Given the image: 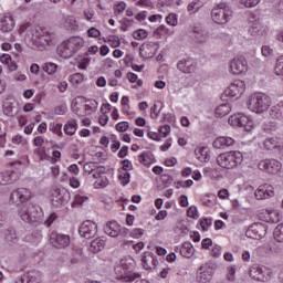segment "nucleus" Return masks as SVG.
<instances>
[{"instance_id": "nucleus-7", "label": "nucleus", "mask_w": 283, "mask_h": 283, "mask_svg": "<svg viewBox=\"0 0 283 283\" xmlns=\"http://www.w3.org/2000/svg\"><path fill=\"white\" fill-rule=\"evenodd\" d=\"M78 232L82 238L91 240V238H94L98 233V226L92 220H86L81 224Z\"/></svg>"}, {"instance_id": "nucleus-8", "label": "nucleus", "mask_w": 283, "mask_h": 283, "mask_svg": "<svg viewBox=\"0 0 283 283\" xmlns=\"http://www.w3.org/2000/svg\"><path fill=\"white\" fill-rule=\"evenodd\" d=\"M245 235L251 240H262L266 235V227L264 223H253L245 231Z\"/></svg>"}, {"instance_id": "nucleus-24", "label": "nucleus", "mask_w": 283, "mask_h": 283, "mask_svg": "<svg viewBox=\"0 0 283 283\" xmlns=\"http://www.w3.org/2000/svg\"><path fill=\"white\" fill-rule=\"evenodd\" d=\"M104 232L111 238H117L118 233H120V226L116 221H108L104 227Z\"/></svg>"}, {"instance_id": "nucleus-44", "label": "nucleus", "mask_w": 283, "mask_h": 283, "mask_svg": "<svg viewBox=\"0 0 283 283\" xmlns=\"http://www.w3.org/2000/svg\"><path fill=\"white\" fill-rule=\"evenodd\" d=\"M109 185V180L107 177H99V180L95 181L94 187L95 189H103Z\"/></svg>"}, {"instance_id": "nucleus-33", "label": "nucleus", "mask_w": 283, "mask_h": 283, "mask_svg": "<svg viewBox=\"0 0 283 283\" xmlns=\"http://www.w3.org/2000/svg\"><path fill=\"white\" fill-rule=\"evenodd\" d=\"M139 163L145 165V167H149L151 163H154V154L151 151H144L139 155Z\"/></svg>"}, {"instance_id": "nucleus-18", "label": "nucleus", "mask_w": 283, "mask_h": 283, "mask_svg": "<svg viewBox=\"0 0 283 283\" xmlns=\"http://www.w3.org/2000/svg\"><path fill=\"white\" fill-rule=\"evenodd\" d=\"M177 69L184 74H193L196 72V62L191 59H182L177 63Z\"/></svg>"}, {"instance_id": "nucleus-31", "label": "nucleus", "mask_w": 283, "mask_h": 283, "mask_svg": "<svg viewBox=\"0 0 283 283\" xmlns=\"http://www.w3.org/2000/svg\"><path fill=\"white\" fill-rule=\"evenodd\" d=\"M231 112V104L229 103H224V104H220L217 108H216V116H218L219 118H222L223 116H227L229 113Z\"/></svg>"}, {"instance_id": "nucleus-3", "label": "nucleus", "mask_w": 283, "mask_h": 283, "mask_svg": "<svg viewBox=\"0 0 283 283\" xmlns=\"http://www.w3.org/2000/svg\"><path fill=\"white\" fill-rule=\"evenodd\" d=\"M248 107L255 114H262L271 107V97L264 93H255L249 99Z\"/></svg>"}, {"instance_id": "nucleus-62", "label": "nucleus", "mask_w": 283, "mask_h": 283, "mask_svg": "<svg viewBox=\"0 0 283 283\" xmlns=\"http://www.w3.org/2000/svg\"><path fill=\"white\" fill-rule=\"evenodd\" d=\"M45 143V138H43V136H36L34 139H33V145L35 147H43V144Z\"/></svg>"}, {"instance_id": "nucleus-63", "label": "nucleus", "mask_w": 283, "mask_h": 283, "mask_svg": "<svg viewBox=\"0 0 283 283\" xmlns=\"http://www.w3.org/2000/svg\"><path fill=\"white\" fill-rule=\"evenodd\" d=\"M261 52L264 56H271V54H273V49L269 45H263Z\"/></svg>"}, {"instance_id": "nucleus-12", "label": "nucleus", "mask_w": 283, "mask_h": 283, "mask_svg": "<svg viewBox=\"0 0 283 283\" xmlns=\"http://www.w3.org/2000/svg\"><path fill=\"white\" fill-rule=\"evenodd\" d=\"M245 85L243 81H234L224 92L226 96L235 98V96H241L244 94Z\"/></svg>"}, {"instance_id": "nucleus-64", "label": "nucleus", "mask_w": 283, "mask_h": 283, "mask_svg": "<svg viewBox=\"0 0 283 283\" xmlns=\"http://www.w3.org/2000/svg\"><path fill=\"white\" fill-rule=\"evenodd\" d=\"M85 200H87V197L81 196V195H76L75 199H74V203L75 205H83V202H85Z\"/></svg>"}, {"instance_id": "nucleus-19", "label": "nucleus", "mask_w": 283, "mask_h": 283, "mask_svg": "<svg viewBox=\"0 0 283 283\" xmlns=\"http://www.w3.org/2000/svg\"><path fill=\"white\" fill-rule=\"evenodd\" d=\"M254 196L256 200H265V198H273L275 192L273 191V186L264 185L256 189Z\"/></svg>"}, {"instance_id": "nucleus-60", "label": "nucleus", "mask_w": 283, "mask_h": 283, "mask_svg": "<svg viewBox=\"0 0 283 283\" xmlns=\"http://www.w3.org/2000/svg\"><path fill=\"white\" fill-rule=\"evenodd\" d=\"M123 164V171H132V169H134V166L132 165V161L129 159H125L122 161Z\"/></svg>"}, {"instance_id": "nucleus-28", "label": "nucleus", "mask_w": 283, "mask_h": 283, "mask_svg": "<svg viewBox=\"0 0 283 283\" xmlns=\"http://www.w3.org/2000/svg\"><path fill=\"white\" fill-rule=\"evenodd\" d=\"M103 249H105V240L96 238L95 240L91 241L88 251H91V253H101Z\"/></svg>"}, {"instance_id": "nucleus-15", "label": "nucleus", "mask_w": 283, "mask_h": 283, "mask_svg": "<svg viewBox=\"0 0 283 283\" xmlns=\"http://www.w3.org/2000/svg\"><path fill=\"white\" fill-rule=\"evenodd\" d=\"M142 264L146 271H151L158 266V256L153 252H145L142 259Z\"/></svg>"}, {"instance_id": "nucleus-32", "label": "nucleus", "mask_w": 283, "mask_h": 283, "mask_svg": "<svg viewBox=\"0 0 283 283\" xmlns=\"http://www.w3.org/2000/svg\"><path fill=\"white\" fill-rule=\"evenodd\" d=\"M78 128V124L76 123V119H72L69 120L65 125H64V133L67 136H74V134H76V129Z\"/></svg>"}, {"instance_id": "nucleus-58", "label": "nucleus", "mask_w": 283, "mask_h": 283, "mask_svg": "<svg viewBox=\"0 0 283 283\" xmlns=\"http://www.w3.org/2000/svg\"><path fill=\"white\" fill-rule=\"evenodd\" d=\"M84 75L82 73H75L71 76V82L78 85V83H83Z\"/></svg>"}, {"instance_id": "nucleus-21", "label": "nucleus", "mask_w": 283, "mask_h": 283, "mask_svg": "<svg viewBox=\"0 0 283 283\" xmlns=\"http://www.w3.org/2000/svg\"><path fill=\"white\" fill-rule=\"evenodd\" d=\"M14 29V18L11 13L4 14L0 20V30L1 32H12Z\"/></svg>"}, {"instance_id": "nucleus-57", "label": "nucleus", "mask_w": 283, "mask_h": 283, "mask_svg": "<svg viewBox=\"0 0 283 283\" xmlns=\"http://www.w3.org/2000/svg\"><path fill=\"white\" fill-rule=\"evenodd\" d=\"M87 35L92 39H98V36H101V31L93 27L87 30Z\"/></svg>"}, {"instance_id": "nucleus-46", "label": "nucleus", "mask_w": 283, "mask_h": 283, "mask_svg": "<svg viewBox=\"0 0 283 283\" xmlns=\"http://www.w3.org/2000/svg\"><path fill=\"white\" fill-rule=\"evenodd\" d=\"M166 23H168V25H172V27L178 25V15L175 13H169L166 17Z\"/></svg>"}, {"instance_id": "nucleus-50", "label": "nucleus", "mask_w": 283, "mask_h": 283, "mask_svg": "<svg viewBox=\"0 0 283 283\" xmlns=\"http://www.w3.org/2000/svg\"><path fill=\"white\" fill-rule=\"evenodd\" d=\"M160 32H163L164 34H167L168 36H171V34H174V31L167 29L165 24L159 25L155 31V34H160Z\"/></svg>"}, {"instance_id": "nucleus-34", "label": "nucleus", "mask_w": 283, "mask_h": 283, "mask_svg": "<svg viewBox=\"0 0 283 283\" xmlns=\"http://www.w3.org/2000/svg\"><path fill=\"white\" fill-rule=\"evenodd\" d=\"M249 33L251 34V36H262V34H264V27H262V24H260L259 22H254L250 27Z\"/></svg>"}, {"instance_id": "nucleus-47", "label": "nucleus", "mask_w": 283, "mask_h": 283, "mask_svg": "<svg viewBox=\"0 0 283 283\" xmlns=\"http://www.w3.org/2000/svg\"><path fill=\"white\" fill-rule=\"evenodd\" d=\"M6 238L8 242H14V240H17V230H14L13 228L8 229L6 231Z\"/></svg>"}, {"instance_id": "nucleus-40", "label": "nucleus", "mask_w": 283, "mask_h": 283, "mask_svg": "<svg viewBox=\"0 0 283 283\" xmlns=\"http://www.w3.org/2000/svg\"><path fill=\"white\" fill-rule=\"evenodd\" d=\"M273 235L276 242H283V223L276 226L273 231Z\"/></svg>"}, {"instance_id": "nucleus-6", "label": "nucleus", "mask_w": 283, "mask_h": 283, "mask_svg": "<svg viewBox=\"0 0 283 283\" xmlns=\"http://www.w3.org/2000/svg\"><path fill=\"white\" fill-rule=\"evenodd\" d=\"M270 273L266 268L255 264L250 268L249 275L252 280H255V282H269L271 277Z\"/></svg>"}, {"instance_id": "nucleus-4", "label": "nucleus", "mask_w": 283, "mask_h": 283, "mask_svg": "<svg viewBox=\"0 0 283 283\" xmlns=\"http://www.w3.org/2000/svg\"><path fill=\"white\" fill-rule=\"evenodd\" d=\"M212 21L218 25H224L229 23L230 19H233V10L227 3H219L211 11Z\"/></svg>"}, {"instance_id": "nucleus-51", "label": "nucleus", "mask_w": 283, "mask_h": 283, "mask_svg": "<svg viewBox=\"0 0 283 283\" xmlns=\"http://www.w3.org/2000/svg\"><path fill=\"white\" fill-rule=\"evenodd\" d=\"M85 174H95L96 171V163H88L84 165Z\"/></svg>"}, {"instance_id": "nucleus-1", "label": "nucleus", "mask_w": 283, "mask_h": 283, "mask_svg": "<svg viewBox=\"0 0 283 283\" xmlns=\"http://www.w3.org/2000/svg\"><path fill=\"white\" fill-rule=\"evenodd\" d=\"M244 155L238 150L226 151L217 157V163L222 169H235L238 165H242Z\"/></svg>"}, {"instance_id": "nucleus-55", "label": "nucleus", "mask_w": 283, "mask_h": 283, "mask_svg": "<svg viewBox=\"0 0 283 283\" xmlns=\"http://www.w3.org/2000/svg\"><path fill=\"white\" fill-rule=\"evenodd\" d=\"M160 180L164 185H166V187H169V185L174 182V177H171L170 175L164 174L160 176Z\"/></svg>"}, {"instance_id": "nucleus-30", "label": "nucleus", "mask_w": 283, "mask_h": 283, "mask_svg": "<svg viewBox=\"0 0 283 283\" xmlns=\"http://www.w3.org/2000/svg\"><path fill=\"white\" fill-rule=\"evenodd\" d=\"M283 107V103H279L277 105L275 106H272L269 111V114H270V118H274L276 120H282L283 118V115H282V108Z\"/></svg>"}, {"instance_id": "nucleus-42", "label": "nucleus", "mask_w": 283, "mask_h": 283, "mask_svg": "<svg viewBox=\"0 0 283 283\" xmlns=\"http://www.w3.org/2000/svg\"><path fill=\"white\" fill-rule=\"evenodd\" d=\"M129 178H132V175L127 171H120L118 175V180L123 187L129 185Z\"/></svg>"}, {"instance_id": "nucleus-37", "label": "nucleus", "mask_w": 283, "mask_h": 283, "mask_svg": "<svg viewBox=\"0 0 283 283\" xmlns=\"http://www.w3.org/2000/svg\"><path fill=\"white\" fill-rule=\"evenodd\" d=\"M120 266L125 271V273H134L135 265L133 260H122L120 261Z\"/></svg>"}, {"instance_id": "nucleus-20", "label": "nucleus", "mask_w": 283, "mask_h": 283, "mask_svg": "<svg viewBox=\"0 0 283 283\" xmlns=\"http://www.w3.org/2000/svg\"><path fill=\"white\" fill-rule=\"evenodd\" d=\"M233 145H235V139L224 136L217 137L212 143L214 149H227V147H233Z\"/></svg>"}, {"instance_id": "nucleus-52", "label": "nucleus", "mask_w": 283, "mask_h": 283, "mask_svg": "<svg viewBox=\"0 0 283 283\" xmlns=\"http://www.w3.org/2000/svg\"><path fill=\"white\" fill-rule=\"evenodd\" d=\"M117 132H127V129H129V123L128 122H119L116 124L115 126Z\"/></svg>"}, {"instance_id": "nucleus-2", "label": "nucleus", "mask_w": 283, "mask_h": 283, "mask_svg": "<svg viewBox=\"0 0 283 283\" xmlns=\"http://www.w3.org/2000/svg\"><path fill=\"white\" fill-rule=\"evenodd\" d=\"M19 216L23 222L34 224V222L43 220V209L36 203H29L20 209Z\"/></svg>"}, {"instance_id": "nucleus-48", "label": "nucleus", "mask_w": 283, "mask_h": 283, "mask_svg": "<svg viewBox=\"0 0 283 283\" xmlns=\"http://www.w3.org/2000/svg\"><path fill=\"white\" fill-rule=\"evenodd\" d=\"M187 216H188V218H192L193 220H198V218H199L198 208L196 206H191L187 210Z\"/></svg>"}, {"instance_id": "nucleus-43", "label": "nucleus", "mask_w": 283, "mask_h": 283, "mask_svg": "<svg viewBox=\"0 0 283 283\" xmlns=\"http://www.w3.org/2000/svg\"><path fill=\"white\" fill-rule=\"evenodd\" d=\"M148 35L149 33H147V31L144 29L136 30L133 33V38L136 39L137 41H143V39H147Z\"/></svg>"}, {"instance_id": "nucleus-25", "label": "nucleus", "mask_w": 283, "mask_h": 283, "mask_svg": "<svg viewBox=\"0 0 283 283\" xmlns=\"http://www.w3.org/2000/svg\"><path fill=\"white\" fill-rule=\"evenodd\" d=\"M262 132H264V134H271L273 136L277 134V132H280V124L277 122L266 120L262 125Z\"/></svg>"}, {"instance_id": "nucleus-49", "label": "nucleus", "mask_w": 283, "mask_h": 283, "mask_svg": "<svg viewBox=\"0 0 283 283\" xmlns=\"http://www.w3.org/2000/svg\"><path fill=\"white\" fill-rule=\"evenodd\" d=\"M106 168L105 166H98V164H96V168H95V172L93 174V178L98 179L101 177H103V174H105Z\"/></svg>"}, {"instance_id": "nucleus-41", "label": "nucleus", "mask_w": 283, "mask_h": 283, "mask_svg": "<svg viewBox=\"0 0 283 283\" xmlns=\"http://www.w3.org/2000/svg\"><path fill=\"white\" fill-rule=\"evenodd\" d=\"M52 205L53 207H63L65 205V197L61 192H57L56 196H53Z\"/></svg>"}, {"instance_id": "nucleus-14", "label": "nucleus", "mask_w": 283, "mask_h": 283, "mask_svg": "<svg viewBox=\"0 0 283 283\" xmlns=\"http://www.w3.org/2000/svg\"><path fill=\"white\" fill-rule=\"evenodd\" d=\"M211 277H213V268H210L208 264L201 265L197 275V282L210 283Z\"/></svg>"}, {"instance_id": "nucleus-29", "label": "nucleus", "mask_w": 283, "mask_h": 283, "mask_svg": "<svg viewBox=\"0 0 283 283\" xmlns=\"http://www.w3.org/2000/svg\"><path fill=\"white\" fill-rule=\"evenodd\" d=\"M195 155H196V158H198V160L200 163H209V148L207 147H199V148H196L195 150Z\"/></svg>"}, {"instance_id": "nucleus-11", "label": "nucleus", "mask_w": 283, "mask_h": 283, "mask_svg": "<svg viewBox=\"0 0 283 283\" xmlns=\"http://www.w3.org/2000/svg\"><path fill=\"white\" fill-rule=\"evenodd\" d=\"M258 168L268 174H277L282 169V164L275 159H265L259 163Z\"/></svg>"}, {"instance_id": "nucleus-22", "label": "nucleus", "mask_w": 283, "mask_h": 283, "mask_svg": "<svg viewBox=\"0 0 283 283\" xmlns=\"http://www.w3.org/2000/svg\"><path fill=\"white\" fill-rule=\"evenodd\" d=\"M19 180V174L14 170L0 172V185H12Z\"/></svg>"}, {"instance_id": "nucleus-26", "label": "nucleus", "mask_w": 283, "mask_h": 283, "mask_svg": "<svg viewBox=\"0 0 283 283\" xmlns=\"http://www.w3.org/2000/svg\"><path fill=\"white\" fill-rule=\"evenodd\" d=\"M40 43L42 45H54V41H56V34L50 32V31H42V33L39 36Z\"/></svg>"}, {"instance_id": "nucleus-23", "label": "nucleus", "mask_w": 283, "mask_h": 283, "mask_svg": "<svg viewBox=\"0 0 283 283\" xmlns=\"http://www.w3.org/2000/svg\"><path fill=\"white\" fill-rule=\"evenodd\" d=\"M56 52L62 59H72L74 51L71 49L67 40L57 45Z\"/></svg>"}, {"instance_id": "nucleus-53", "label": "nucleus", "mask_w": 283, "mask_h": 283, "mask_svg": "<svg viewBox=\"0 0 283 283\" xmlns=\"http://www.w3.org/2000/svg\"><path fill=\"white\" fill-rule=\"evenodd\" d=\"M212 221L209 218H205L200 220V227L202 231H209V227H211Z\"/></svg>"}, {"instance_id": "nucleus-9", "label": "nucleus", "mask_w": 283, "mask_h": 283, "mask_svg": "<svg viewBox=\"0 0 283 283\" xmlns=\"http://www.w3.org/2000/svg\"><path fill=\"white\" fill-rule=\"evenodd\" d=\"M49 241L55 249H65V247H70V235L61 234L56 231L51 232Z\"/></svg>"}, {"instance_id": "nucleus-36", "label": "nucleus", "mask_w": 283, "mask_h": 283, "mask_svg": "<svg viewBox=\"0 0 283 283\" xmlns=\"http://www.w3.org/2000/svg\"><path fill=\"white\" fill-rule=\"evenodd\" d=\"M192 32L195 34V39L199 42V43H206L207 42V33L205 31H202V29L195 27L192 29Z\"/></svg>"}, {"instance_id": "nucleus-13", "label": "nucleus", "mask_w": 283, "mask_h": 283, "mask_svg": "<svg viewBox=\"0 0 283 283\" xmlns=\"http://www.w3.org/2000/svg\"><path fill=\"white\" fill-rule=\"evenodd\" d=\"M247 70H249V66L244 57H235L230 63V72L232 74H244Z\"/></svg>"}, {"instance_id": "nucleus-5", "label": "nucleus", "mask_w": 283, "mask_h": 283, "mask_svg": "<svg viewBox=\"0 0 283 283\" xmlns=\"http://www.w3.org/2000/svg\"><path fill=\"white\" fill-rule=\"evenodd\" d=\"M228 123L231 127H242L244 132H251V125H253V122L249 120V117L242 113L230 116Z\"/></svg>"}, {"instance_id": "nucleus-17", "label": "nucleus", "mask_w": 283, "mask_h": 283, "mask_svg": "<svg viewBox=\"0 0 283 283\" xmlns=\"http://www.w3.org/2000/svg\"><path fill=\"white\" fill-rule=\"evenodd\" d=\"M15 283H41V272L31 271L15 279Z\"/></svg>"}, {"instance_id": "nucleus-35", "label": "nucleus", "mask_w": 283, "mask_h": 283, "mask_svg": "<svg viewBox=\"0 0 283 283\" xmlns=\"http://www.w3.org/2000/svg\"><path fill=\"white\" fill-rule=\"evenodd\" d=\"M193 244L191 242H185L180 249L182 258H191L193 255Z\"/></svg>"}, {"instance_id": "nucleus-54", "label": "nucleus", "mask_w": 283, "mask_h": 283, "mask_svg": "<svg viewBox=\"0 0 283 283\" xmlns=\"http://www.w3.org/2000/svg\"><path fill=\"white\" fill-rule=\"evenodd\" d=\"M240 3L245 8H255L260 3V0H240Z\"/></svg>"}, {"instance_id": "nucleus-39", "label": "nucleus", "mask_w": 283, "mask_h": 283, "mask_svg": "<svg viewBox=\"0 0 283 283\" xmlns=\"http://www.w3.org/2000/svg\"><path fill=\"white\" fill-rule=\"evenodd\" d=\"M43 70L44 72H46V74H50L52 76L56 74V71L59 70V65L52 62H48L43 65Z\"/></svg>"}, {"instance_id": "nucleus-59", "label": "nucleus", "mask_w": 283, "mask_h": 283, "mask_svg": "<svg viewBox=\"0 0 283 283\" xmlns=\"http://www.w3.org/2000/svg\"><path fill=\"white\" fill-rule=\"evenodd\" d=\"M136 6L140 8H154V2L151 0H138Z\"/></svg>"}, {"instance_id": "nucleus-38", "label": "nucleus", "mask_w": 283, "mask_h": 283, "mask_svg": "<svg viewBox=\"0 0 283 283\" xmlns=\"http://www.w3.org/2000/svg\"><path fill=\"white\" fill-rule=\"evenodd\" d=\"M264 149L271 150L275 149L277 147V138L275 137H269L263 142Z\"/></svg>"}, {"instance_id": "nucleus-10", "label": "nucleus", "mask_w": 283, "mask_h": 283, "mask_svg": "<svg viewBox=\"0 0 283 283\" xmlns=\"http://www.w3.org/2000/svg\"><path fill=\"white\" fill-rule=\"evenodd\" d=\"M32 199V191L28 188H19L13 191L10 197V201L13 203L20 202L21 205H25L28 200Z\"/></svg>"}, {"instance_id": "nucleus-61", "label": "nucleus", "mask_w": 283, "mask_h": 283, "mask_svg": "<svg viewBox=\"0 0 283 283\" xmlns=\"http://www.w3.org/2000/svg\"><path fill=\"white\" fill-rule=\"evenodd\" d=\"M144 233H145V230H143L140 228H136V229L132 230L130 235L133 238H143Z\"/></svg>"}, {"instance_id": "nucleus-56", "label": "nucleus", "mask_w": 283, "mask_h": 283, "mask_svg": "<svg viewBox=\"0 0 283 283\" xmlns=\"http://www.w3.org/2000/svg\"><path fill=\"white\" fill-rule=\"evenodd\" d=\"M65 23L66 25H69L70 30H76V28H78V24L76 23V20L73 17L66 18Z\"/></svg>"}, {"instance_id": "nucleus-16", "label": "nucleus", "mask_w": 283, "mask_h": 283, "mask_svg": "<svg viewBox=\"0 0 283 283\" xmlns=\"http://www.w3.org/2000/svg\"><path fill=\"white\" fill-rule=\"evenodd\" d=\"M115 274L117 280L124 282H134V280H140V273H126L122 265L115 268Z\"/></svg>"}, {"instance_id": "nucleus-27", "label": "nucleus", "mask_w": 283, "mask_h": 283, "mask_svg": "<svg viewBox=\"0 0 283 283\" xmlns=\"http://www.w3.org/2000/svg\"><path fill=\"white\" fill-rule=\"evenodd\" d=\"M66 42H69V45L71 46L73 53L85 46V40H83V38L81 36H73L66 40Z\"/></svg>"}, {"instance_id": "nucleus-45", "label": "nucleus", "mask_w": 283, "mask_h": 283, "mask_svg": "<svg viewBox=\"0 0 283 283\" xmlns=\"http://www.w3.org/2000/svg\"><path fill=\"white\" fill-rule=\"evenodd\" d=\"M202 8L200 0H195L188 4V12H198Z\"/></svg>"}]
</instances>
